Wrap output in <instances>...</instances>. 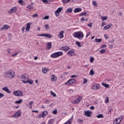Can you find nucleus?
<instances>
[{"mask_svg": "<svg viewBox=\"0 0 124 124\" xmlns=\"http://www.w3.org/2000/svg\"><path fill=\"white\" fill-rule=\"evenodd\" d=\"M73 36L75 38H78V39H83L84 38V34H83V32L81 31L75 32L73 33Z\"/></svg>", "mask_w": 124, "mask_h": 124, "instance_id": "1", "label": "nucleus"}, {"mask_svg": "<svg viewBox=\"0 0 124 124\" xmlns=\"http://www.w3.org/2000/svg\"><path fill=\"white\" fill-rule=\"evenodd\" d=\"M4 76L6 78H14L15 74L13 71H7L4 73Z\"/></svg>", "mask_w": 124, "mask_h": 124, "instance_id": "2", "label": "nucleus"}, {"mask_svg": "<svg viewBox=\"0 0 124 124\" xmlns=\"http://www.w3.org/2000/svg\"><path fill=\"white\" fill-rule=\"evenodd\" d=\"M63 55V52L62 51L57 52L54 53H52L50 57L51 58H53V59H56V58H59V57H61V56H62Z\"/></svg>", "mask_w": 124, "mask_h": 124, "instance_id": "3", "label": "nucleus"}, {"mask_svg": "<svg viewBox=\"0 0 124 124\" xmlns=\"http://www.w3.org/2000/svg\"><path fill=\"white\" fill-rule=\"evenodd\" d=\"M76 83V80L75 79L72 78L69 79L68 81L65 82V85L69 86V85H72V84H75Z\"/></svg>", "mask_w": 124, "mask_h": 124, "instance_id": "4", "label": "nucleus"}, {"mask_svg": "<svg viewBox=\"0 0 124 124\" xmlns=\"http://www.w3.org/2000/svg\"><path fill=\"white\" fill-rule=\"evenodd\" d=\"M20 79H21L22 81H26V80H29V75L26 74L21 75Z\"/></svg>", "mask_w": 124, "mask_h": 124, "instance_id": "5", "label": "nucleus"}, {"mask_svg": "<svg viewBox=\"0 0 124 124\" xmlns=\"http://www.w3.org/2000/svg\"><path fill=\"white\" fill-rule=\"evenodd\" d=\"M37 36H44L45 37H47V38H51L52 37V35L51 34H39L37 35Z\"/></svg>", "mask_w": 124, "mask_h": 124, "instance_id": "6", "label": "nucleus"}, {"mask_svg": "<svg viewBox=\"0 0 124 124\" xmlns=\"http://www.w3.org/2000/svg\"><path fill=\"white\" fill-rule=\"evenodd\" d=\"M48 115V111L45 110L39 115V118H45Z\"/></svg>", "mask_w": 124, "mask_h": 124, "instance_id": "7", "label": "nucleus"}, {"mask_svg": "<svg viewBox=\"0 0 124 124\" xmlns=\"http://www.w3.org/2000/svg\"><path fill=\"white\" fill-rule=\"evenodd\" d=\"M122 120H123V116L122 118L121 117L116 118L115 121H113V124H121V122H122Z\"/></svg>", "mask_w": 124, "mask_h": 124, "instance_id": "8", "label": "nucleus"}, {"mask_svg": "<svg viewBox=\"0 0 124 124\" xmlns=\"http://www.w3.org/2000/svg\"><path fill=\"white\" fill-rule=\"evenodd\" d=\"M100 88V85L99 84H95L92 86V89L94 90H99Z\"/></svg>", "mask_w": 124, "mask_h": 124, "instance_id": "9", "label": "nucleus"}, {"mask_svg": "<svg viewBox=\"0 0 124 124\" xmlns=\"http://www.w3.org/2000/svg\"><path fill=\"white\" fill-rule=\"evenodd\" d=\"M67 54L70 57H74V56H75L74 50H73V49H71V50H69L67 52Z\"/></svg>", "mask_w": 124, "mask_h": 124, "instance_id": "10", "label": "nucleus"}, {"mask_svg": "<svg viewBox=\"0 0 124 124\" xmlns=\"http://www.w3.org/2000/svg\"><path fill=\"white\" fill-rule=\"evenodd\" d=\"M24 84H27V83H29L30 85H32L33 84V80L31 79H28L27 80H22Z\"/></svg>", "mask_w": 124, "mask_h": 124, "instance_id": "11", "label": "nucleus"}, {"mask_svg": "<svg viewBox=\"0 0 124 124\" xmlns=\"http://www.w3.org/2000/svg\"><path fill=\"white\" fill-rule=\"evenodd\" d=\"M62 10V8L59 7L55 12L56 16H60V13Z\"/></svg>", "mask_w": 124, "mask_h": 124, "instance_id": "12", "label": "nucleus"}, {"mask_svg": "<svg viewBox=\"0 0 124 124\" xmlns=\"http://www.w3.org/2000/svg\"><path fill=\"white\" fill-rule=\"evenodd\" d=\"M70 49V47H69L68 46H65L61 47V50H62V51H65V52H67V51H68Z\"/></svg>", "mask_w": 124, "mask_h": 124, "instance_id": "13", "label": "nucleus"}, {"mask_svg": "<svg viewBox=\"0 0 124 124\" xmlns=\"http://www.w3.org/2000/svg\"><path fill=\"white\" fill-rule=\"evenodd\" d=\"M84 113L86 117H91V116H92V111H91L87 110V111H85Z\"/></svg>", "mask_w": 124, "mask_h": 124, "instance_id": "14", "label": "nucleus"}, {"mask_svg": "<svg viewBox=\"0 0 124 124\" xmlns=\"http://www.w3.org/2000/svg\"><path fill=\"white\" fill-rule=\"evenodd\" d=\"M2 90L4 91V92H6V93H11V92L9 91V89L7 86L2 88Z\"/></svg>", "mask_w": 124, "mask_h": 124, "instance_id": "15", "label": "nucleus"}, {"mask_svg": "<svg viewBox=\"0 0 124 124\" xmlns=\"http://www.w3.org/2000/svg\"><path fill=\"white\" fill-rule=\"evenodd\" d=\"M16 96H23V92L20 91H16Z\"/></svg>", "mask_w": 124, "mask_h": 124, "instance_id": "16", "label": "nucleus"}, {"mask_svg": "<svg viewBox=\"0 0 124 124\" xmlns=\"http://www.w3.org/2000/svg\"><path fill=\"white\" fill-rule=\"evenodd\" d=\"M22 115V111L20 110H18L16 112V118H20Z\"/></svg>", "mask_w": 124, "mask_h": 124, "instance_id": "17", "label": "nucleus"}, {"mask_svg": "<svg viewBox=\"0 0 124 124\" xmlns=\"http://www.w3.org/2000/svg\"><path fill=\"white\" fill-rule=\"evenodd\" d=\"M82 11V9L81 8H76L74 10V13H78V12H81Z\"/></svg>", "mask_w": 124, "mask_h": 124, "instance_id": "18", "label": "nucleus"}, {"mask_svg": "<svg viewBox=\"0 0 124 124\" xmlns=\"http://www.w3.org/2000/svg\"><path fill=\"white\" fill-rule=\"evenodd\" d=\"M63 33H64V31H62L59 34V37L60 39L63 38Z\"/></svg>", "mask_w": 124, "mask_h": 124, "instance_id": "19", "label": "nucleus"}, {"mask_svg": "<svg viewBox=\"0 0 124 124\" xmlns=\"http://www.w3.org/2000/svg\"><path fill=\"white\" fill-rule=\"evenodd\" d=\"M15 12H16V7H13L9 11V13H15Z\"/></svg>", "mask_w": 124, "mask_h": 124, "instance_id": "20", "label": "nucleus"}, {"mask_svg": "<svg viewBox=\"0 0 124 124\" xmlns=\"http://www.w3.org/2000/svg\"><path fill=\"white\" fill-rule=\"evenodd\" d=\"M47 45L46 46L47 50H50V49H51V48H52V43L48 42V43H47Z\"/></svg>", "mask_w": 124, "mask_h": 124, "instance_id": "21", "label": "nucleus"}, {"mask_svg": "<svg viewBox=\"0 0 124 124\" xmlns=\"http://www.w3.org/2000/svg\"><path fill=\"white\" fill-rule=\"evenodd\" d=\"M27 27L26 30L27 31H30V29H31V23H28L26 24Z\"/></svg>", "mask_w": 124, "mask_h": 124, "instance_id": "22", "label": "nucleus"}, {"mask_svg": "<svg viewBox=\"0 0 124 124\" xmlns=\"http://www.w3.org/2000/svg\"><path fill=\"white\" fill-rule=\"evenodd\" d=\"M112 26L113 24H109L108 25L104 27L103 30H108V29H110Z\"/></svg>", "mask_w": 124, "mask_h": 124, "instance_id": "23", "label": "nucleus"}, {"mask_svg": "<svg viewBox=\"0 0 124 124\" xmlns=\"http://www.w3.org/2000/svg\"><path fill=\"white\" fill-rule=\"evenodd\" d=\"M8 29H9V26L5 25L3 26V28H1L2 31L3 30H8Z\"/></svg>", "mask_w": 124, "mask_h": 124, "instance_id": "24", "label": "nucleus"}, {"mask_svg": "<svg viewBox=\"0 0 124 124\" xmlns=\"http://www.w3.org/2000/svg\"><path fill=\"white\" fill-rule=\"evenodd\" d=\"M51 80L54 82L55 81H57V77L55 76V75L51 76Z\"/></svg>", "mask_w": 124, "mask_h": 124, "instance_id": "25", "label": "nucleus"}, {"mask_svg": "<svg viewBox=\"0 0 124 124\" xmlns=\"http://www.w3.org/2000/svg\"><path fill=\"white\" fill-rule=\"evenodd\" d=\"M102 85L105 87V88H109V84L104 83V82L102 83Z\"/></svg>", "mask_w": 124, "mask_h": 124, "instance_id": "26", "label": "nucleus"}, {"mask_svg": "<svg viewBox=\"0 0 124 124\" xmlns=\"http://www.w3.org/2000/svg\"><path fill=\"white\" fill-rule=\"evenodd\" d=\"M23 102V99H20L18 101H16V104H21Z\"/></svg>", "mask_w": 124, "mask_h": 124, "instance_id": "27", "label": "nucleus"}, {"mask_svg": "<svg viewBox=\"0 0 124 124\" xmlns=\"http://www.w3.org/2000/svg\"><path fill=\"white\" fill-rule=\"evenodd\" d=\"M101 41H102V39H95V42L96 43L98 42V43H99V42H101Z\"/></svg>", "mask_w": 124, "mask_h": 124, "instance_id": "28", "label": "nucleus"}, {"mask_svg": "<svg viewBox=\"0 0 124 124\" xmlns=\"http://www.w3.org/2000/svg\"><path fill=\"white\" fill-rule=\"evenodd\" d=\"M18 3H20L21 5H25V2H24V1H23V0H19L18 1Z\"/></svg>", "mask_w": 124, "mask_h": 124, "instance_id": "29", "label": "nucleus"}, {"mask_svg": "<svg viewBox=\"0 0 124 124\" xmlns=\"http://www.w3.org/2000/svg\"><path fill=\"white\" fill-rule=\"evenodd\" d=\"M90 75H91V76H93V75H94V71H93V69L91 70L90 72Z\"/></svg>", "mask_w": 124, "mask_h": 124, "instance_id": "30", "label": "nucleus"}, {"mask_svg": "<svg viewBox=\"0 0 124 124\" xmlns=\"http://www.w3.org/2000/svg\"><path fill=\"white\" fill-rule=\"evenodd\" d=\"M82 96H79L78 98L77 99V100L78 101V102L79 103L82 101Z\"/></svg>", "mask_w": 124, "mask_h": 124, "instance_id": "31", "label": "nucleus"}, {"mask_svg": "<svg viewBox=\"0 0 124 124\" xmlns=\"http://www.w3.org/2000/svg\"><path fill=\"white\" fill-rule=\"evenodd\" d=\"M100 52L101 54H105V53H106V50H105V49H101Z\"/></svg>", "mask_w": 124, "mask_h": 124, "instance_id": "32", "label": "nucleus"}, {"mask_svg": "<svg viewBox=\"0 0 124 124\" xmlns=\"http://www.w3.org/2000/svg\"><path fill=\"white\" fill-rule=\"evenodd\" d=\"M73 9L72 8H69L67 9V13H71Z\"/></svg>", "mask_w": 124, "mask_h": 124, "instance_id": "33", "label": "nucleus"}, {"mask_svg": "<svg viewBox=\"0 0 124 124\" xmlns=\"http://www.w3.org/2000/svg\"><path fill=\"white\" fill-rule=\"evenodd\" d=\"M50 94H51V95H52V96H53L54 97H55V96H57V94H56V93H55L53 92V91H50Z\"/></svg>", "mask_w": 124, "mask_h": 124, "instance_id": "34", "label": "nucleus"}, {"mask_svg": "<svg viewBox=\"0 0 124 124\" xmlns=\"http://www.w3.org/2000/svg\"><path fill=\"white\" fill-rule=\"evenodd\" d=\"M76 45H77V46H78L79 47H80L81 45V43L79 42H76Z\"/></svg>", "mask_w": 124, "mask_h": 124, "instance_id": "35", "label": "nucleus"}, {"mask_svg": "<svg viewBox=\"0 0 124 124\" xmlns=\"http://www.w3.org/2000/svg\"><path fill=\"white\" fill-rule=\"evenodd\" d=\"M71 0H62V2L63 3H67V2H69Z\"/></svg>", "mask_w": 124, "mask_h": 124, "instance_id": "36", "label": "nucleus"}, {"mask_svg": "<svg viewBox=\"0 0 124 124\" xmlns=\"http://www.w3.org/2000/svg\"><path fill=\"white\" fill-rule=\"evenodd\" d=\"M47 68H44V69H42V72L44 73H47Z\"/></svg>", "mask_w": 124, "mask_h": 124, "instance_id": "37", "label": "nucleus"}, {"mask_svg": "<svg viewBox=\"0 0 124 124\" xmlns=\"http://www.w3.org/2000/svg\"><path fill=\"white\" fill-rule=\"evenodd\" d=\"M103 115L102 114H99L96 116V118H98V119H100V118H103Z\"/></svg>", "mask_w": 124, "mask_h": 124, "instance_id": "38", "label": "nucleus"}, {"mask_svg": "<svg viewBox=\"0 0 124 124\" xmlns=\"http://www.w3.org/2000/svg\"><path fill=\"white\" fill-rule=\"evenodd\" d=\"M108 19V17L107 16H102V21H106V20Z\"/></svg>", "mask_w": 124, "mask_h": 124, "instance_id": "39", "label": "nucleus"}, {"mask_svg": "<svg viewBox=\"0 0 124 124\" xmlns=\"http://www.w3.org/2000/svg\"><path fill=\"white\" fill-rule=\"evenodd\" d=\"M87 16V12H82L80 15V16Z\"/></svg>", "mask_w": 124, "mask_h": 124, "instance_id": "40", "label": "nucleus"}, {"mask_svg": "<svg viewBox=\"0 0 124 124\" xmlns=\"http://www.w3.org/2000/svg\"><path fill=\"white\" fill-rule=\"evenodd\" d=\"M93 5L95 6V7H97V3L95 1H93Z\"/></svg>", "mask_w": 124, "mask_h": 124, "instance_id": "41", "label": "nucleus"}, {"mask_svg": "<svg viewBox=\"0 0 124 124\" xmlns=\"http://www.w3.org/2000/svg\"><path fill=\"white\" fill-rule=\"evenodd\" d=\"M48 124H53V123H54V120H53V119H51V120H49L48 121Z\"/></svg>", "mask_w": 124, "mask_h": 124, "instance_id": "42", "label": "nucleus"}, {"mask_svg": "<svg viewBox=\"0 0 124 124\" xmlns=\"http://www.w3.org/2000/svg\"><path fill=\"white\" fill-rule=\"evenodd\" d=\"M27 8H29V9L31 10V9H32V6L31 5H28Z\"/></svg>", "mask_w": 124, "mask_h": 124, "instance_id": "43", "label": "nucleus"}, {"mask_svg": "<svg viewBox=\"0 0 124 124\" xmlns=\"http://www.w3.org/2000/svg\"><path fill=\"white\" fill-rule=\"evenodd\" d=\"M106 100H105V103H109V97L107 96L106 97Z\"/></svg>", "mask_w": 124, "mask_h": 124, "instance_id": "44", "label": "nucleus"}, {"mask_svg": "<svg viewBox=\"0 0 124 124\" xmlns=\"http://www.w3.org/2000/svg\"><path fill=\"white\" fill-rule=\"evenodd\" d=\"M53 114H54V115H57V113H58V110L57 109H55L52 111Z\"/></svg>", "mask_w": 124, "mask_h": 124, "instance_id": "45", "label": "nucleus"}, {"mask_svg": "<svg viewBox=\"0 0 124 124\" xmlns=\"http://www.w3.org/2000/svg\"><path fill=\"white\" fill-rule=\"evenodd\" d=\"M88 82V79H87V78H84L83 79V84H87V83Z\"/></svg>", "mask_w": 124, "mask_h": 124, "instance_id": "46", "label": "nucleus"}, {"mask_svg": "<svg viewBox=\"0 0 124 124\" xmlns=\"http://www.w3.org/2000/svg\"><path fill=\"white\" fill-rule=\"evenodd\" d=\"M72 103L73 104H76V103H79L78 102V101L77 100H75V101H72Z\"/></svg>", "mask_w": 124, "mask_h": 124, "instance_id": "47", "label": "nucleus"}, {"mask_svg": "<svg viewBox=\"0 0 124 124\" xmlns=\"http://www.w3.org/2000/svg\"><path fill=\"white\" fill-rule=\"evenodd\" d=\"M48 18H49V16H46L43 18V20H47Z\"/></svg>", "mask_w": 124, "mask_h": 124, "instance_id": "48", "label": "nucleus"}, {"mask_svg": "<svg viewBox=\"0 0 124 124\" xmlns=\"http://www.w3.org/2000/svg\"><path fill=\"white\" fill-rule=\"evenodd\" d=\"M87 26L90 27V28H92V27H93V23L91 22L90 23L88 24Z\"/></svg>", "mask_w": 124, "mask_h": 124, "instance_id": "49", "label": "nucleus"}, {"mask_svg": "<svg viewBox=\"0 0 124 124\" xmlns=\"http://www.w3.org/2000/svg\"><path fill=\"white\" fill-rule=\"evenodd\" d=\"M42 0L43 2H44V3H49L48 0Z\"/></svg>", "mask_w": 124, "mask_h": 124, "instance_id": "50", "label": "nucleus"}, {"mask_svg": "<svg viewBox=\"0 0 124 124\" xmlns=\"http://www.w3.org/2000/svg\"><path fill=\"white\" fill-rule=\"evenodd\" d=\"M94 61V58L93 57H91L90 62H93Z\"/></svg>", "mask_w": 124, "mask_h": 124, "instance_id": "51", "label": "nucleus"}, {"mask_svg": "<svg viewBox=\"0 0 124 124\" xmlns=\"http://www.w3.org/2000/svg\"><path fill=\"white\" fill-rule=\"evenodd\" d=\"M45 28L46 30H47V29H49V25L48 24H46L45 25Z\"/></svg>", "mask_w": 124, "mask_h": 124, "instance_id": "52", "label": "nucleus"}, {"mask_svg": "<svg viewBox=\"0 0 124 124\" xmlns=\"http://www.w3.org/2000/svg\"><path fill=\"white\" fill-rule=\"evenodd\" d=\"M64 124H71V122L69 120H68V121H67Z\"/></svg>", "mask_w": 124, "mask_h": 124, "instance_id": "53", "label": "nucleus"}, {"mask_svg": "<svg viewBox=\"0 0 124 124\" xmlns=\"http://www.w3.org/2000/svg\"><path fill=\"white\" fill-rule=\"evenodd\" d=\"M4 96V94L2 93H0V98H1V97H3Z\"/></svg>", "mask_w": 124, "mask_h": 124, "instance_id": "54", "label": "nucleus"}, {"mask_svg": "<svg viewBox=\"0 0 124 124\" xmlns=\"http://www.w3.org/2000/svg\"><path fill=\"white\" fill-rule=\"evenodd\" d=\"M106 47H107V45H103L101 47V48L102 49H103V48H106Z\"/></svg>", "mask_w": 124, "mask_h": 124, "instance_id": "55", "label": "nucleus"}, {"mask_svg": "<svg viewBox=\"0 0 124 124\" xmlns=\"http://www.w3.org/2000/svg\"><path fill=\"white\" fill-rule=\"evenodd\" d=\"M31 17H38V14H35V15H33L31 16Z\"/></svg>", "mask_w": 124, "mask_h": 124, "instance_id": "56", "label": "nucleus"}, {"mask_svg": "<svg viewBox=\"0 0 124 124\" xmlns=\"http://www.w3.org/2000/svg\"><path fill=\"white\" fill-rule=\"evenodd\" d=\"M104 37L106 39H108L109 38V37H108V36L107 34H104Z\"/></svg>", "mask_w": 124, "mask_h": 124, "instance_id": "57", "label": "nucleus"}, {"mask_svg": "<svg viewBox=\"0 0 124 124\" xmlns=\"http://www.w3.org/2000/svg\"><path fill=\"white\" fill-rule=\"evenodd\" d=\"M78 123H79V124H82V123H83V120H80V119H79L78 121Z\"/></svg>", "mask_w": 124, "mask_h": 124, "instance_id": "58", "label": "nucleus"}, {"mask_svg": "<svg viewBox=\"0 0 124 124\" xmlns=\"http://www.w3.org/2000/svg\"><path fill=\"white\" fill-rule=\"evenodd\" d=\"M80 20H81V21H87V20H88V19H85V18L82 17Z\"/></svg>", "mask_w": 124, "mask_h": 124, "instance_id": "59", "label": "nucleus"}, {"mask_svg": "<svg viewBox=\"0 0 124 124\" xmlns=\"http://www.w3.org/2000/svg\"><path fill=\"white\" fill-rule=\"evenodd\" d=\"M114 42H115V40L114 39L109 41V43H114Z\"/></svg>", "mask_w": 124, "mask_h": 124, "instance_id": "60", "label": "nucleus"}, {"mask_svg": "<svg viewBox=\"0 0 124 124\" xmlns=\"http://www.w3.org/2000/svg\"><path fill=\"white\" fill-rule=\"evenodd\" d=\"M45 103H47V104H49V103H50V100H46V101L45 102Z\"/></svg>", "mask_w": 124, "mask_h": 124, "instance_id": "61", "label": "nucleus"}, {"mask_svg": "<svg viewBox=\"0 0 124 124\" xmlns=\"http://www.w3.org/2000/svg\"><path fill=\"white\" fill-rule=\"evenodd\" d=\"M33 104V101H31L29 103V105L31 106Z\"/></svg>", "mask_w": 124, "mask_h": 124, "instance_id": "62", "label": "nucleus"}, {"mask_svg": "<svg viewBox=\"0 0 124 124\" xmlns=\"http://www.w3.org/2000/svg\"><path fill=\"white\" fill-rule=\"evenodd\" d=\"M91 32H89L87 34L86 37H88V36H90L91 35Z\"/></svg>", "mask_w": 124, "mask_h": 124, "instance_id": "63", "label": "nucleus"}, {"mask_svg": "<svg viewBox=\"0 0 124 124\" xmlns=\"http://www.w3.org/2000/svg\"><path fill=\"white\" fill-rule=\"evenodd\" d=\"M90 109H91V110H94V107H93V106H91V107H90Z\"/></svg>", "mask_w": 124, "mask_h": 124, "instance_id": "64", "label": "nucleus"}]
</instances>
